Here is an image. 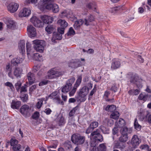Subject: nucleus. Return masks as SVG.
<instances>
[{
  "mask_svg": "<svg viewBox=\"0 0 151 151\" xmlns=\"http://www.w3.org/2000/svg\"><path fill=\"white\" fill-rule=\"evenodd\" d=\"M52 2L53 0H41L38 4V7L41 11L47 9L56 13L59 11V7L57 4H52Z\"/></svg>",
  "mask_w": 151,
  "mask_h": 151,
  "instance_id": "obj_1",
  "label": "nucleus"
},
{
  "mask_svg": "<svg viewBox=\"0 0 151 151\" xmlns=\"http://www.w3.org/2000/svg\"><path fill=\"white\" fill-rule=\"evenodd\" d=\"M63 74V72L60 70L54 68L48 71L47 74L45 76V78L48 79L55 78L61 76Z\"/></svg>",
  "mask_w": 151,
  "mask_h": 151,
  "instance_id": "obj_2",
  "label": "nucleus"
},
{
  "mask_svg": "<svg viewBox=\"0 0 151 151\" xmlns=\"http://www.w3.org/2000/svg\"><path fill=\"white\" fill-rule=\"evenodd\" d=\"M128 75L130 77L131 83H135L137 87L139 89L142 87L143 86L142 85V80L138 76L137 74L130 73Z\"/></svg>",
  "mask_w": 151,
  "mask_h": 151,
  "instance_id": "obj_3",
  "label": "nucleus"
},
{
  "mask_svg": "<svg viewBox=\"0 0 151 151\" xmlns=\"http://www.w3.org/2000/svg\"><path fill=\"white\" fill-rule=\"evenodd\" d=\"M139 117L141 121L147 122L151 124V114H150L149 111L145 109L142 110L139 113Z\"/></svg>",
  "mask_w": 151,
  "mask_h": 151,
  "instance_id": "obj_4",
  "label": "nucleus"
},
{
  "mask_svg": "<svg viewBox=\"0 0 151 151\" xmlns=\"http://www.w3.org/2000/svg\"><path fill=\"white\" fill-rule=\"evenodd\" d=\"M90 137L91 142H102L103 140L102 136L100 134V131L98 129L92 132Z\"/></svg>",
  "mask_w": 151,
  "mask_h": 151,
  "instance_id": "obj_5",
  "label": "nucleus"
},
{
  "mask_svg": "<svg viewBox=\"0 0 151 151\" xmlns=\"http://www.w3.org/2000/svg\"><path fill=\"white\" fill-rule=\"evenodd\" d=\"M33 42L35 49L39 52H43L44 50L43 45L45 44V41L36 40H34Z\"/></svg>",
  "mask_w": 151,
  "mask_h": 151,
  "instance_id": "obj_6",
  "label": "nucleus"
},
{
  "mask_svg": "<svg viewBox=\"0 0 151 151\" xmlns=\"http://www.w3.org/2000/svg\"><path fill=\"white\" fill-rule=\"evenodd\" d=\"M30 21L35 27L41 28L43 27L44 26V23L36 17H32L30 19Z\"/></svg>",
  "mask_w": 151,
  "mask_h": 151,
  "instance_id": "obj_7",
  "label": "nucleus"
},
{
  "mask_svg": "<svg viewBox=\"0 0 151 151\" xmlns=\"http://www.w3.org/2000/svg\"><path fill=\"white\" fill-rule=\"evenodd\" d=\"M121 62L119 59L114 58L112 59L111 69L113 70L119 68L121 66Z\"/></svg>",
  "mask_w": 151,
  "mask_h": 151,
  "instance_id": "obj_8",
  "label": "nucleus"
},
{
  "mask_svg": "<svg viewBox=\"0 0 151 151\" xmlns=\"http://www.w3.org/2000/svg\"><path fill=\"white\" fill-rule=\"evenodd\" d=\"M30 109L27 105L22 106L19 109L20 112L23 115L29 116L30 115Z\"/></svg>",
  "mask_w": 151,
  "mask_h": 151,
  "instance_id": "obj_9",
  "label": "nucleus"
},
{
  "mask_svg": "<svg viewBox=\"0 0 151 151\" xmlns=\"http://www.w3.org/2000/svg\"><path fill=\"white\" fill-rule=\"evenodd\" d=\"M73 80L70 79L67 82L66 84L62 88V92L66 93L69 91L72 88Z\"/></svg>",
  "mask_w": 151,
  "mask_h": 151,
  "instance_id": "obj_10",
  "label": "nucleus"
},
{
  "mask_svg": "<svg viewBox=\"0 0 151 151\" xmlns=\"http://www.w3.org/2000/svg\"><path fill=\"white\" fill-rule=\"evenodd\" d=\"M27 30L29 37L32 38L36 35V31L35 28L32 25H30L27 27Z\"/></svg>",
  "mask_w": 151,
  "mask_h": 151,
  "instance_id": "obj_11",
  "label": "nucleus"
},
{
  "mask_svg": "<svg viewBox=\"0 0 151 151\" xmlns=\"http://www.w3.org/2000/svg\"><path fill=\"white\" fill-rule=\"evenodd\" d=\"M138 99L145 102L147 101H151V95L142 93L140 94L138 98Z\"/></svg>",
  "mask_w": 151,
  "mask_h": 151,
  "instance_id": "obj_12",
  "label": "nucleus"
},
{
  "mask_svg": "<svg viewBox=\"0 0 151 151\" xmlns=\"http://www.w3.org/2000/svg\"><path fill=\"white\" fill-rule=\"evenodd\" d=\"M31 13L30 10L26 8H24L20 11L19 16V17H22L29 16Z\"/></svg>",
  "mask_w": 151,
  "mask_h": 151,
  "instance_id": "obj_13",
  "label": "nucleus"
},
{
  "mask_svg": "<svg viewBox=\"0 0 151 151\" xmlns=\"http://www.w3.org/2000/svg\"><path fill=\"white\" fill-rule=\"evenodd\" d=\"M18 4L12 2L10 3L7 6L8 10L11 13H14L16 12L19 7Z\"/></svg>",
  "mask_w": 151,
  "mask_h": 151,
  "instance_id": "obj_14",
  "label": "nucleus"
},
{
  "mask_svg": "<svg viewBox=\"0 0 151 151\" xmlns=\"http://www.w3.org/2000/svg\"><path fill=\"white\" fill-rule=\"evenodd\" d=\"M41 18L44 24L45 23L49 24L51 23L54 20L52 17L45 15L42 16Z\"/></svg>",
  "mask_w": 151,
  "mask_h": 151,
  "instance_id": "obj_15",
  "label": "nucleus"
},
{
  "mask_svg": "<svg viewBox=\"0 0 151 151\" xmlns=\"http://www.w3.org/2000/svg\"><path fill=\"white\" fill-rule=\"evenodd\" d=\"M23 60L22 58L19 57L17 58H14L11 60V63L12 65L17 66L19 64L21 63Z\"/></svg>",
  "mask_w": 151,
  "mask_h": 151,
  "instance_id": "obj_16",
  "label": "nucleus"
},
{
  "mask_svg": "<svg viewBox=\"0 0 151 151\" xmlns=\"http://www.w3.org/2000/svg\"><path fill=\"white\" fill-rule=\"evenodd\" d=\"M126 125L125 121L122 119L120 118L118 122H116L115 124V126L119 128H122Z\"/></svg>",
  "mask_w": 151,
  "mask_h": 151,
  "instance_id": "obj_17",
  "label": "nucleus"
},
{
  "mask_svg": "<svg viewBox=\"0 0 151 151\" xmlns=\"http://www.w3.org/2000/svg\"><path fill=\"white\" fill-rule=\"evenodd\" d=\"M21 105V102L20 101L12 100L11 104V107L13 109H18Z\"/></svg>",
  "mask_w": 151,
  "mask_h": 151,
  "instance_id": "obj_18",
  "label": "nucleus"
},
{
  "mask_svg": "<svg viewBox=\"0 0 151 151\" xmlns=\"http://www.w3.org/2000/svg\"><path fill=\"white\" fill-rule=\"evenodd\" d=\"M25 41L21 40L18 44V48L20 50V52L22 54L25 52Z\"/></svg>",
  "mask_w": 151,
  "mask_h": 151,
  "instance_id": "obj_19",
  "label": "nucleus"
},
{
  "mask_svg": "<svg viewBox=\"0 0 151 151\" xmlns=\"http://www.w3.org/2000/svg\"><path fill=\"white\" fill-rule=\"evenodd\" d=\"M62 38V35L57 32H54L53 33L52 40L53 42H55L57 40H61Z\"/></svg>",
  "mask_w": 151,
  "mask_h": 151,
  "instance_id": "obj_20",
  "label": "nucleus"
},
{
  "mask_svg": "<svg viewBox=\"0 0 151 151\" xmlns=\"http://www.w3.org/2000/svg\"><path fill=\"white\" fill-rule=\"evenodd\" d=\"M8 143H9L11 146H13L12 149L13 151H17L19 150L21 148V145L18 144V142H7Z\"/></svg>",
  "mask_w": 151,
  "mask_h": 151,
  "instance_id": "obj_21",
  "label": "nucleus"
},
{
  "mask_svg": "<svg viewBox=\"0 0 151 151\" xmlns=\"http://www.w3.org/2000/svg\"><path fill=\"white\" fill-rule=\"evenodd\" d=\"M27 78L29 81V84L31 85L34 83L35 78L33 73L29 72L27 74Z\"/></svg>",
  "mask_w": 151,
  "mask_h": 151,
  "instance_id": "obj_22",
  "label": "nucleus"
},
{
  "mask_svg": "<svg viewBox=\"0 0 151 151\" xmlns=\"http://www.w3.org/2000/svg\"><path fill=\"white\" fill-rule=\"evenodd\" d=\"M45 31L49 34L54 32L56 30V28L54 26L48 25L45 28Z\"/></svg>",
  "mask_w": 151,
  "mask_h": 151,
  "instance_id": "obj_23",
  "label": "nucleus"
},
{
  "mask_svg": "<svg viewBox=\"0 0 151 151\" xmlns=\"http://www.w3.org/2000/svg\"><path fill=\"white\" fill-rule=\"evenodd\" d=\"M22 71V70L20 68H16L14 71V75L17 78H18L19 77L20 78Z\"/></svg>",
  "mask_w": 151,
  "mask_h": 151,
  "instance_id": "obj_24",
  "label": "nucleus"
},
{
  "mask_svg": "<svg viewBox=\"0 0 151 151\" xmlns=\"http://www.w3.org/2000/svg\"><path fill=\"white\" fill-rule=\"evenodd\" d=\"M132 129L129 128L128 129L127 127H124L122 128L121 130V132L122 134H125L128 133H130L132 132Z\"/></svg>",
  "mask_w": 151,
  "mask_h": 151,
  "instance_id": "obj_25",
  "label": "nucleus"
},
{
  "mask_svg": "<svg viewBox=\"0 0 151 151\" xmlns=\"http://www.w3.org/2000/svg\"><path fill=\"white\" fill-rule=\"evenodd\" d=\"M122 6H117L111 8L109 10V11L111 13L114 14L116 13L118 11L122 10Z\"/></svg>",
  "mask_w": 151,
  "mask_h": 151,
  "instance_id": "obj_26",
  "label": "nucleus"
},
{
  "mask_svg": "<svg viewBox=\"0 0 151 151\" xmlns=\"http://www.w3.org/2000/svg\"><path fill=\"white\" fill-rule=\"evenodd\" d=\"M86 87H83L78 93L79 96L81 98H84L87 94V92L86 91Z\"/></svg>",
  "mask_w": 151,
  "mask_h": 151,
  "instance_id": "obj_27",
  "label": "nucleus"
},
{
  "mask_svg": "<svg viewBox=\"0 0 151 151\" xmlns=\"http://www.w3.org/2000/svg\"><path fill=\"white\" fill-rule=\"evenodd\" d=\"M87 7L89 9H92L95 12L98 13L96 10V4L95 2L90 3L87 5Z\"/></svg>",
  "mask_w": 151,
  "mask_h": 151,
  "instance_id": "obj_28",
  "label": "nucleus"
},
{
  "mask_svg": "<svg viewBox=\"0 0 151 151\" xmlns=\"http://www.w3.org/2000/svg\"><path fill=\"white\" fill-rule=\"evenodd\" d=\"M57 23L60 25L61 27L65 28L68 26V23L64 20L60 19L58 20Z\"/></svg>",
  "mask_w": 151,
  "mask_h": 151,
  "instance_id": "obj_29",
  "label": "nucleus"
},
{
  "mask_svg": "<svg viewBox=\"0 0 151 151\" xmlns=\"http://www.w3.org/2000/svg\"><path fill=\"white\" fill-rule=\"evenodd\" d=\"M85 64L84 59L81 58L80 59H76V66L77 65V67L84 65Z\"/></svg>",
  "mask_w": 151,
  "mask_h": 151,
  "instance_id": "obj_30",
  "label": "nucleus"
},
{
  "mask_svg": "<svg viewBox=\"0 0 151 151\" xmlns=\"http://www.w3.org/2000/svg\"><path fill=\"white\" fill-rule=\"evenodd\" d=\"M116 109V106L114 105H108L106 107L105 110L109 112H113Z\"/></svg>",
  "mask_w": 151,
  "mask_h": 151,
  "instance_id": "obj_31",
  "label": "nucleus"
},
{
  "mask_svg": "<svg viewBox=\"0 0 151 151\" xmlns=\"http://www.w3.org/2000/svg\"><path fill=\"white\" fill-rule=\"evenodd\" d=\"M126 142H116L115 145L116 148L124 149L126 147Z\"/></svg>",
  "mask_w": 151,
  "mask_h": 151,
  "instance_id": "obj_32",
  "label": "nucleus"
},
{
  "mask_svg": "<svg viewBox=\"0 0 151 151\" xmlns=\"http://www.w3.org/2000/svg\"><path fill=\"white\" fill-rule=\"evenodd\" d=\"M94 16L92 15H90L88 17V19H85L84 24L86 26H88L90 25V22L93 21L94 20Z\"/></svg>",
  "mask_w": 151,
  "mask_h": 151,
  "instance_id": "obj_33",
  "label": "nucleus"
},
{
  "mask_svg": "<svg viewBox=\"0 0 151 151\" xmlns=\"http://www.w3.org/2000/svg\"><path fill=\"white\" fill-rule=\"evenodd\" d=\"M139 90L136 89L135 90L132 89L129 90L128 91V93L129 95H137L140 92Z\"/></svg>",
  "mask_w": 151,
  "mask_h": 151,
  "instance_id": "obj_34",
  "label": "nucleus"
},
{
  "mask_svg": "<svg viewBox=\"0 0 151 151\" xmlns=\"http://www.w3.org/2000/svg\"><path fill=\"white\" fill-rule=\"evenodd\" d=\"M8 23L9 24L7 25V27L12 29H14L15 27L14 22L12 20H10L9 21Z\"/></svg>",
  "mask_w": 151,
  "mask_h": 151,
  "instance_id": "obj_35",
  "label": "nucleus"
},
{
  "mask_svg": "<svg viewBox=\"0 0 151 151\" xmlns=\"http://www.w3.org/2000/svg\"><path fill=\"white\" fill-rule=\"evenodd\" d=\"M31 44L28 42H27L26 44V47L27 49V54L28 55L32 52V50L31 49Z\"/></svg>",
  "mask_w": 151,
  "mask_h": 151,
  "instance_id": "obj_36",
  "label": "nucleus"
},
{
  "mask_svg": "<svg viewBox=\"0 0 151 151\" xmlns=\"http://www.w3.org/2000/svg\"><path fill=\"white\" fill-rule=\"evenodd\" d=\"M119 116V113L117 111H115L112 113L110 115V118L113 119H116L118 118Z\"/></svg>",
  "mask_w": 151,
  "mask_h": 151,
  "instance_id": "obj_37",
  "label": "nucleus"
},
{
  "mask_svg": "<svg viewBox=\"0 0 151 151\" xmlns=\"http://www.w3.org/2000/svg\"><path fill=\"white\" fill-rule=\"evenodd\" d=\"M99 128L103 133L104 134L109 133V129L108 128L103 126H100Z\"/></svg>",
  "mask_w": 151,
  "mask_h": 151,
  "instance_id": "obj_38",
  "label": "nucleus"
},
{
  "mask_svg": "<svg viewBox=\"0 0 151 151\" xmlns=\"http://www.w3.org/2000/svg\"><path fill=\"white\" fill-rule=\"evenodd\" d=\"M128 139L127 134H122L121 136L119 138V142H127Z\"/></svg>",
  "mask_w": 151,
  "mask_h": 151,
  "instance_id": "obj_39",
  "label": "nucleus"
},
{
  "mask_svg": "<svg viewBox=\"0 0 151 151\" xmlns=\"http://www.w3.org/2000/svg\"><path fill=\"white\" fill-rule=\"evenodd\" d=\"M75 31L73 29V27H70V28L67 33L65 35V36H71L74 35L75 34Z\"/></svg>",
  "mask_w": 151,
  "mask_h": 151,
  "instance_id": "obj_40",
  "label": "nucleus"
},
{
  "mask_svg": "<svg viewBox=\"0 0 151 151\" xmlns=\"http://www.w3.org/2000/svg\"><path fill=\"white\" fill-rule=\"evenodd\" d=\"M85 139L84 136H81L79 134H76V142H84Z\"/></svg>",
  "mask_w": 151,
  "mask_h": 151,
  "instance_id": "obj_41",
  "label": "nucleus"
},
{
  "mask_svg": "<svg viewBox=\"0 0 151 151\" xmlns=\"http://www.w3.org/2000/svg\"><path fill=\"white\" fill-rule=\"evenodd\" d=\"M28 96L27 94H21L20 98L23 102H26L28 100Z\"/></svg>",
  "mask_w": 151,
  "mask_h": 151,
  "instance_id": "obj_42",
  "label": "nucleus"
},
{
  "mask_svg": "<svg viewBox=\"0 0 151 151\" xmlns=\"http://www.w3.org/2000/svg\"><path fill=\"white\" fill-rule=\"evenodd\" d=\"M134 128L138 131L140 130L141 126L138 123L137 120L136 118L135 119L134 123Z\"/></svg>",
  "mask_w": 151,
  "mask_h": 151,
  "instance_id": "obj_43",
  "label": "nucleus"
},
{
  "mask_svg": "<svg viewBox=\"0 0 151 151\" xmlns=\"http://www.w3.org/2000/svg\"><path fill=\"white\" fill-rule=\"evenodd\" d=\"M22 83L20 81H19L15 84V87L17 92L19 91L20 87H21Z\"/></svg>",
  "mask_w": 151,
  "mask_h": 151,
  "instance_id": "obj_44",
  "label": "nucleus"
},
{
  "mask_svg": "<svg viewBox=\"0 0 151 151\" xmlns=\"http://www.w3.org/2000/svg\"><path fill=\"white\" fill-rule=\"evenodd\" d=\"M5 85L6 86L9 87L12 91H13L15 89L12 83L9 82H7L5 83Z\"/></svg>",
  "mask_w": 151,
  "mask_h": 151,
  "instance_id": "obj_45",
  "label": "nucleus"
},
{
  "mask_svg": "<svg viewBox=\"0 0 151 151\" xmlns=\"http://www.w3.org/2000/svg\"><path fill=\"white\" fill-rule=\"evenodd\" d=\"M50 81L46 79H43L39 83V86H42L45 85H47Z\"/></svg>",
  "mask_w": 151,
  "mask_h": 151,
  "instance_id": "obj_46",
  "label": "nucleus"
},
{
  "mask_svg": "<svg viewBox=\"0 0 151 151\" xmlns=\"http://www.w3.org/2000/svg\"><path fill=\"white\" fill-rule=\"evenodd\" d=\"M99 151H106V148L104 144H102L99 145Z\"/></svg>",
  "mask_w": 151,
  "mask_h": 151,
  "instance_id": "obj_47",
  "label": "nucleus"
},
{
  "mask_svg": "<svg viewBox=\"0 0 151 151\" xmlns=\"http://www.w3.org/2000/svg\"><path fill=\"white\" fill-rule=\"evenodd\" d=\"M68 66L72 68H75L76 67V62L75 60L72 59L68 63Z\"/></svg>",
  "mask_w": 151,
  "mask_h": 151,
  "instance_id": "obj_48",
  "label": "nucleus"
},
{
  "mask_svg": "<svg viewBox=\"0 0 151 151\" xmlns=\"http://www.w3.org/2000/svg\"><path fill=\"white\" fill-rule=\"evenodd\" d=\"M75 112L76 107H75L70 111L69 113V116L71 118H73L74 117V114Z\"/></svg>",
  "mask_w": 151,
  "mask_h": 151,
  "instance_id": "obj_49",
  "label": "nucleus"
},
{
  "mask_svg": "<svg viewBox=\"0 0 151 151\" xmlns=\"http://www.w3.org/2000/svg\"><path fill=\"white\" fill-rule=\"evenodd\" d=\"M40 54L37 53H34L32 56V58L33 59L36 61H40Z\"/></svg>",
  "mask_w": 151,
  "mask_h": 151,
  "instance_id": "obj_50",
  "label": "nucleus"
},
{
  "mask_svg": "<svg viewBox=\"0 0 151 151\" xmlns=\"http://www.w3.org/2000/svg\"><path fill=\"white\" fill-rule=\"evenodd\" d=\"M82 79V76L81 75L78 77V78L76 81V88L79 86L81 83Z\"/></svg>",
  "mask_w": 151,
  "mask_h": 151,
  "instance_id": "obj_51",
  "label": "nucleus"
},
{
  "mask_svg": "<svg viewBox=\"0 0 151 151\" xmlns=\"http://www.w3.org/2000/svg\"><path fill=\"white\" fill-rule=\"evenodd\" d=\"M139 142H127L128 144H131L132 146V148H135L138 146Z\"/></svg>",
  "mask_w": 151,
  "mask_h": 151,
  "instance_id": "obj_52",
  "label": "nucleus"
},
{
  "mask_svg": "<svg viewBox=\"0 0 151 151\" xmlns=\"http://www.w3.org/2000/svg\"><path fill=\"white\" fill-rule=\"evenodd\" d=\"M40 116V113L38 111H36L34 113L32 116V119H38Z\"/></svg>",
  "mask_w": 151,
  "mask_h": 151,
  "instance_id": "obj_53",
  "label": "nucleus"
},
{
  "mask_svg": "<svg viewBox=\"0 0 151 151\" xmlns=\"http://www.w3.org/2000/svg\"><path fill=\"white\" fill-rule=\"evenodd\" d=\"M65 120L64 117L61 116L58 121V124L59 126H62L65 124Z\"/></svg>",
  "mask_w": 151,
  "mask_h": 151,
  "instance_id": "obj_54",
  "label": "nucleus"
},
{
  "mask_svg": "<svg viewBox=\"0 0 151 151\" xmlns=\"http://www.w3.org/2000/svg\"><path fill=\"white\" fill-rule=\"evenodd\" d=\"M71 142H65L63 144V145L66 149H69L72 147V145L70 144Z\"/></svg>",
  "mask_w": 151,
  "mask_h": 151,
  "instance_id": "obj_55",
  "label": "nucleus"
},
{
  "mask_svg": "<svg viewBox=\"0 0 151 151\" xmlns=\"http://www.w3.org/2000/svg\"><path fill=\"white\" fill-rule=\"evenodd\" d=\"M98 123L96 121L92 122L90 124V126L93 129L97 127L98 126Z\"/></svg>",
  "mask_w": 151,
  "mask_h": 151,
  "instance_id": "obj_56",
  "label": "nucleus"
},
{
  "mask_svg": "<svg viewBox=\"0 0 151 151\" xmlns=\"http://www.w3.org/2000/svg\"><path fill=\"white\" fill-rule=\"evenodd\" d=\"M27 87V86L26 84H24V85L22 87H21L20 88V93H21L22 92H26L27 91V89H26V87Z\"/></svg>",
  "mask_w": 151,
  "mask_h": 151,
  "instance_id": "obj_57",
  "label": "nucleus"
},
{
  "mask_svg": "<svg viewBox=\"0 0 151 151\" xmlns=\"http://www.w3.org/2000/svg\"><path fill=\"white\" fill-rule=\"evenodd\" d=\"M84 21L82 19H80L78 20H76V25L77 27H79L84 23Z\"/></svg>",
  "mask_w": 151,
  "mask_h": 151,
  "instance_id": "obj_58",
  "label": "nucleus"
},
{
  "mask_svg": "<svg viewBox=\"0 0 151 151\" xmlns=\"http://www.w3.org/2000/svg\"><path fill=\"white\" fill-rule=\"evenodd\" d=\"M149 146L147 145H143L140 147V149L142 150H144L147 151L149 149Z\"/></svg>",
  "mask_w": 151,
  "mask_h": 151,
  "instance_id": "obj_59",
  "label": "nucleus"
},
{
  "mask_svg": "<svg viewBox=\"0 0 151 151\" xmlns=\"http://www.w3.org/2000/svg\"><path fill=\"white\" fill-rule=\"evenodd\" d=\"M139 139L138 138V136L134 135L133 136L131 142H139Z\"/></svg>",
  "mask_w": 151,
  "mask_h": 151,
  "instance_id": "obj_60",
  "label": "nucleus"
},
{
  "mask_svg": "<svg viewBox=\"0 0 151 151\" xmlns=\"http://www.w3.org/2000/svg\"><path fill=\"white\" fill-rule=\"evenodd\" d=\"M65 28L62 27H58V32L61 34L62 35L64 33V29Z\"/></svg>",
  "mask_w": 151,
  "mask_h": 151,
  "instance_id": "obj_61",
  "label": "nucleus"
},
{
  "mask_svg": "<svg viewBox=\"0 0 151 151\" xmlns=\"http://www.w3.org/2000/svg\"><path fill=\"white\" fill-rule=\"evenodd\" d=\"M43 101L41 100H39V101L36 104V107L37 109L40 108L42 104H43Z\"/></svg>",
  "mask_w": 151,
  "mask_h": 151,
  "instance_id": "obj_62",
  "label": "nucleus"
},
{
  "mask_svg": "<svg viewBox=\"0 0 151 151\" xmlns=\"http://www.w3.org/2000/svg\"><path fill=\"white\" fill-rule=\"evenodd\" d=\"M117 89L118 88L116 84H113L110 88V90L113 91L114 92H116L117 91Z\"/></svg>",
  "mask_w": 151,
  "mask_h": 151,
  "instance_id": "obj_63",
  "label": "nucleus"
},
{
  "mask_svg": "<svg viewBox=\"0 0 151 151\" xmlns=\"http://www.w3.org/2000/svg\"><path fill=\"white\" fill-rule=\"evenodd\" d=\"M57 94V91H54V92L51 93L50 95H49L47 98H46L47 99L49 98H50L51 99L53 98Z\"/></svg>",
  "mask_w": 151,
  "mask_h": 151,
  "instance_id": "obj_64",
  "label": "nucleus"
}]
</instances>
